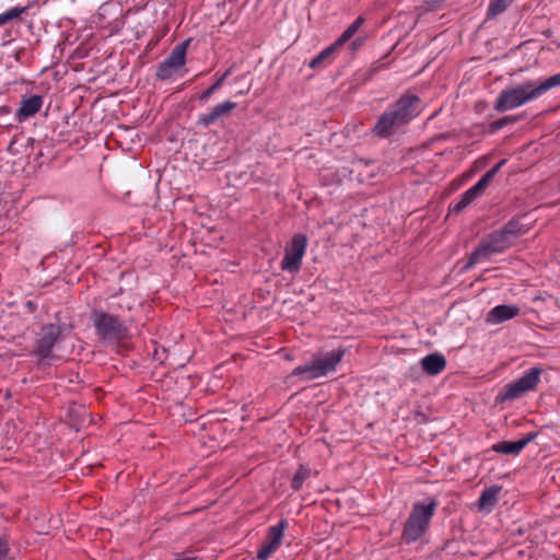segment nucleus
I'll use <instances>...</instances> for the list:
<instances>
[{
  "label": "nucleus",
  "mask_w": 560,
  "mask_h": 560,
  "mask_svg": "<svg viewBox=\"0 0 560 560\" xmlns=\"http://www.w3.org/2000/svg\"><path fill=\"white\" fill-rule=\"evenodd\" d=\"M421 98L407 92L377 118L372 133L381 139H388L404 130L421 112Z\"/></svg>",
  "instance_id": "1"
},
{
  "label": "nucleus",
  "mask_w": 560,
  "mask_h": 560,
  "mask_svg": "<svg viewBox=\"0 0 560 560\" xmlns=\"http://www.w3.org/2000/svg\"><path fill=\"white\" fill-rule=\"evenodd\" d=\"M557 86H560V72L538 84L532 80L525 81L511 89L502 90L493 104V109L498 113L508 112L538 98L550 89Z\"/></svg>",
  "instance_id": "2"
},
{
  "label": "nucleus",
  "mask_w": 560,
  "mask_h": 560,
  "mask_svg": "<svg viewBox=\"0 0 560 560\" xmlns=\"http://www.w3.org/2000/svg\"><path fill=\"white\" fill-rule=\"evenodd\" d=\"M438 505L439 503L434 498H428L423 502L413 503L401 534V538L406 544H412L425 534Z\"/></svg>",
  "instance_id": "3"
},
{
  "label": "nucleus",
  "mask_w": 560,
  "mask_h": 560,
  "mask_svg": "<svg viewBox=\"0 0 560 560\" xmlns=\"http://www.w3.org/2000/svg\"><path fill=\"white\" fill-rule=\"evenodd\" d=\"M98 339L106 343H118L129 337L127 320L119 315L94 310L91 314Z\"/></svg>",
  "instance_id": "4"
},
{
  "label": "nucleus",
  "mask_w": 560,
  "mask_h": 560,
  "mask_svg": "<svg viewBox=\"0 0 560 560\" xmlns=\"http://www.w3.org/2000/svg\"><path fill=\"white\" fill-rule=\"evenodd\" d=\"M512 246L498 230L487 234L482 237L479 244L470 253L466 265L463 267L467 271L479 261L489 259L494 254H501Z\"/></svg>",
  "instance_id": "5"
},
{
  "label": "nucleus",
  "mask_w": 560,
  "mask_h": 560,
  "mask_svg": "<svg viewBox=\"0 0 560 560\" xmlns=\"http://www.w3.org/2000/svg\"><path fill=\"white\" fill-rule=\"evenodd\" d=\"M542 369L534 366L526 371L520 378L504 385L495 397V402H505L522 397L529 390H534L538 383Z\"/></svg>",
  "instance_id": "6"
},
{
  "label": "nucleus",
  "mask_w": 560,
  "mask_h": 560,
  "mask_svg": "<svg viewBox=\"0 0 560 560\" xmlns=\"http://www.w3.org/2000/svg\"><path fill=\"white\" fill-rule=\"evenodd\" d=\"M65 325L59 323L45 324L40 327L33 349V353L42 362L54 358V346L62 339Z\"/></svg>",
  "instance_id": "7"
},
{
  "label": "nucleus",
  "mask_w": 560,
  "mask_h": 560,
  "mask_svg": "<svg viewBox=\"0 0 560 560\" xmlns=\"http://www.w3.org/2000/svg\"><path fill=\"white\" fill-rule=\"evenodd\" d=\"M191 38H187L176 45L170 55L156 68L155 79L166 81L186 65V55Z\"/></svg>",
  "instance_id": "8"
},
{
  "label": "nucleus",
  "mask_w": 560,
  "mask_h": 560,
  "mask_svg": "<svg viewBox=\"0 0 560 560\" xmlns=\"http://www.w3.org/2000/svg\"><path fill=\"white\" fill-rule=\"evenodd\" d=\"M306 247L307 237L302 233L294 234L284 248V256L280 262L281 270L298 273L301 270Z\"/></svg>",
  "instance_id": "9"
},
{
  "label": "nucleus",
  "mask_w": 560,
  "mask_h": 560,
  "mask_svg": "<svg viewBox=\"0 0 560 560\" xmlns=\"http://www.w3.org/2000/svg\"><path fill=\"white\" fill-rule=\"evenodd\" d=\"M287 527L288 522L282 518L277 525L268 528L266 540L257 552L258 560H268L279 549Z\"/></svg>",
  "instance_id": "10"
},
{
  "label": "nucleus",
  "mask_w": 560,
  "mask_h": 560,
  "mask_svg": "<svg viewBox=\"0 0 560 560\" xmlns=\"http://www.w3.org/2000/svg\"><path fill=\"white\" fill-rule=\"evenodd\" d=\"M345 353L346 350L343 348H338L330 352H326L323 355L314 357L313 360L320 377L330 372H335L338 364L342 361Z\"/></svg>",
  "instance_id": "11"
},
{
  "label": "nucleus",
  "mask_w": 560,
  "mask_h": 560,
  "mask_svg": "<svg viewBox=\"0 0 560 560\" xmlns=\"http://www.w3.org/2000/svg\"><path fill=\"white\" fill-rule=\"evenodd\" d=\"M237 104L232 101H225L215 105L209 113L199 115L197 125L203 128L215 124L219 119L226 117L230 113L235 109Z\"/></svg>",
  "instance_id": "12"
},
{
  "label": "nucleus",
  "mask_w": 560,
  "mask_h": 560,
  "mask_svg": "<svg viewBox=\"0 0 560 560\" xmlns=\"http://www.w3.org/2000/svg\"><path fill=\"white\" fill-rule=\"evenodd\" d=\"M537 435L538 432H529L518 441H501L493 444L492 450L500 454L518 455Z\"/></svg>",
  "instance_id": "13"
},
{
  "label": "nucleus",
  "mask_w": 560,
  "mask_h": 560,
  "mask_svg": "<svg viewBox=\"0 0 560 560\" xmlns=\"http://www.w3.org/2000/svg\"><path fill=\"white\" fill-rule=\"evenodd\" d=\"M43 106V96L40 95H31L21 101L20 108L16 112V119L22 122L25 119L37 114Z\"/></svg>",
  "instance_id": "14"
},
{
  "label": "nucleus",
  "mask_w": 560,
  "mask_h": 560,
  "mask_svg": "<svg viewBox=\"0 0 560 560\" xmlns=\"http://www.w3.org/2000/svg\"><path fill=\"white\" fill-rule=\"evenodd\" d=\"M520 313V308L514 305H497L489 313L487 320L492 324H500L509 320Z\"/></svg>",
  "instance_id": "15"
},
{
  "label": "nucleus",
  "mask_w": 560,
  "mask_h": 560,
  "mask_svg": "<svg viewBox=\"0 0 560 560\" xmlns=\"http://www.w3.org/2000/svg\"><path fill=\"white\" fill-rule=\"evenodd\" d=\"M422 370L429 375H438L446 368V360L441 353H431L422 358L421 361Z\"/></svg>",
  "instance_id": "16"
},
{
  "label": "nucleus",
  "mask_w": 560,
  "mask_h": 560,
  "mask_svg": "<svg viewBox=\"0 0 560 560\" xmlns=\"http://www.w3.org/2000/svg\"><path fill=\"white\" fill-rule=\"evenodd\" d=\"M501 491V487L492 486L490 488L485 489L477 502V508L479 511L490 512L495 506L498 502V497Z\"/></svg>",
  "instance_id": "17"
},
{
  "label": "nucleus",
  "mask_w": 560,
  "mask_h": 560,
  "mask_svg": "<svg viewBox=\"0 0 560 560\" xmlns=\"http://www.w3.org/2000/svg\"><path fill=\"white\" fill-rule=\"evenodd\" d=\"M481 195L475 186L470 187L460 196L458 201L450 205V212L460 213Z\"/></svg>",
  "instance_id": "18"
},
{
  "label": "nucleus",
  "mask_w": 560,
  "mask_h": 560,
  "mask_svg": "<svg viewBox=\"0 0 560 560\" xmlns=\"http://www.w3.org/2000/svg\"><path fill=\"white\" fill-rule=\"evenodd\" d=\"M32 4L28 3L27 5L21 7H12L8 9L7 11L2 12L0 14V27L13 23V22H22V15L26 14L28 10L31 9Z\"/></svg>",
  "instance_id": "19"
},
{
  "label": "nucleus",
  "mask_w": 560,
  "mask_h": 560,
  "mask_svg": "<svg viewBox=\"0 0 560 560\" xmlns=\"http://www.w3.org/2000/svg\"><path fill=\"white\" fill-rule=\"evenodd\" d=\"M293 376L300 377L302 381H312L320 377L313 359L303 365L296 366L290 375V377Z\"/></svg>",
  "instance_id": "20"
},
{
  "label": "nucleus",
  "mask_w": 560,
  "mask_h": 560,
  "mask_svg": "<svg viewBox=\"0 0 560 560\" xmlns=\"http://www.w3.org/2000/svg\"><path fill=\"white\" fill-rule=\"evenodd\" d=\"M505 163V159L499 161L494 166L487 171L474 186L482 194Z\"/></svg>",
  "instance_id": "21"
},
{
  "label": "nucleus",
  "mask_w": 560,
  "mask_h": 560,
  "mask_svg": "<svg viewBox=\"0 0 560 560\" xmlns=\"http://www.w3.org/2000/svg\"><path fill=\"white\" fill-rule=\"evenodd\" d=\"M339 46H335V42L323 49L318 55H316L308 63L312 69L323 68L326 61H329L332 55L339 49Z\"/></svg>",
  "instance_id": "22"
},
{
  "label": "nucleus",
  "mask_w": 560,
  "mask_h": 560,
  "mask_svg": "<svg viewBox=\"0 0 560 560\" xmlns=\"http://www.w3.org/2000/svg\"><path fill=\"white\" fill-rule=\"evenodd\" d=\"M364 21L365 19L363 16H358L335 40V46H339L341 48L346 43H348L363 25Z\"/></svg>",
  "instance_id": "23"
},
{
  "label": "nucleus",
  "mask_w": 560,
  "mask_h": 560,
  "mask_svg": "<svg viewBox=\"0 0 560 560\" xmlns=\"http://www.w3.org/2000/svg\"><path fill=\"white\" fill-rule=\"evenodd\" d=\"M505 238H508L511 244H513V240L516 238L522 232V225L518 219L512 218L509 222H506L502 229L498 230Z\"/></svg>",
  "instance_id": "24"
},
{
  "label": "nucleus",
  "mask_w": 560,
  "mask_h": 560,
  "mask_svg": "<svg viewBox=\"0 0 560 560\" xmlns=\"http://www.w3.org/2000/svg\"><path fill=\"white\" fill-rule=\"evenodd\" d=\"M233 69L234 67H230L228 68L222 74H220L215 82L209 86L207 90H205L200 95H199V100L200 101H206L208 100L212 94H214L218 90H220L224 83V81L226 80V78H229L232 72H233Z\"/></svg>",
  "instance_id": "25"
},
{
  "label": "nucleus",
  "mask_w": 560,
  "mask_h": 560,
  "mask_svg": "<svg viewBox=\"0 0 560 560\" xmlns=\"http://www.w3.org/2000/svg\"><path fill=\"white\" fill-rule=\"evenodd\" d=\"M523 118V115H509V116H503L492 122L489 124L488 126V132L489 133H495L498 132L499 130H501L502 128H504L505 126L508 125H512V124H515L517 122L518 120H521Z\"/></svg>",
  "instance_id": "26"
},
{
  "label": "nucleus",
  "mask_w": 560,
  "mask_h": 560,
  "mask_svg": "<svg viewBox=\"0 0 560 560\" xmlns=\"http://www.w3.org/2000/svg\"><path fill=\"white\" fill-rule=\"evenodd\" d=\"M513 0H491L487 11V18L493 19L503 13Z\"/></svg>",
  "instance_id": "27"
},
{
  "label": "nucleus",
  "mask_w": 560,
  "mask_h": 560,
  "mask_svg": "<svg viewBox=\"0 0 560 560\" xmlns=\"http://www.w3.org/2000/svg\"><path fill=\"white\" fill-rule=\"evenodd\" d=\"M311 476V469L301 465L291 480V488L295 491L301 490L304 481Z\"/></svg>",
  "instance_id": "28"
},
{
  "label": "nucleus",
  "mask_w": 560,
  "mask_h": 560,
  "mask_svg": "<svg viewBox=\"0 0 560 560\" xmlns=\"http://www.w3.org/2000/svg\"><path fill=\"white\" fill-rule=\"evenodd\" d=\"M10 552L9 542L4 537H0V560H3L8 557Z\"/></svg>",
  "instance_id": "29"
},
{
  "label": "nucleus",
  "mask_w": 560,
  "mask_h": 560,
  "mask_svg": "<svg viewBox=\"0 0 560 560\" xmlns=\"http://www.w3.org/2000/svg\"><path fill=\"white\" fill-rule=\"evenodd\" d=\"M361 45H362V39L357 38V39H354V40L350 44V47H351V49H352V50H355V49H358Z\"/></svg>",
  "instance_id": "30"
},
{
  "label": "nucleus",
  "mask_w": 560,
  "mask_h": 560,
  "mask_svg": "<svg viewBox=\"0 0 560 560\" xmlns=\"http://www.w3.org/2000/svg\"><path fill=\"white\" fill-rule=\"evenodd\" d=\"M26 307L31 311V312H34L36 310V304L32 301H28L26 303Z\"/></svg>",
  "instance_id": "31"
}]
</instances>
